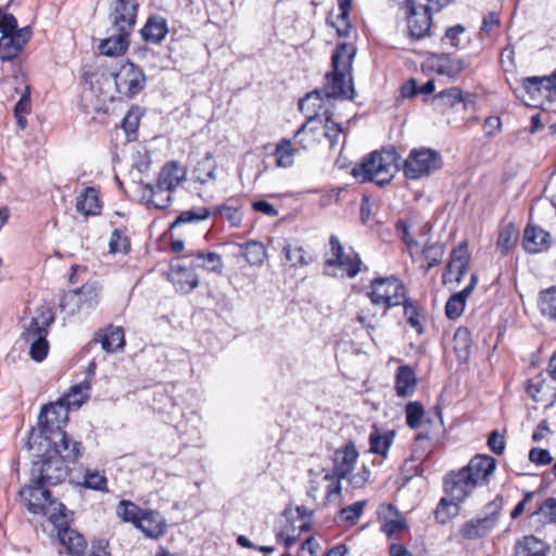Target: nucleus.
<instances>
[{"mask_svg":"<svg viewBox=\"0 0 556 556\" xmlns=\"http://www.w3.org/2000/svg\"><path fill=\"white\" fill-rule=\"evenodd\" d=\"M445 253V245L440 242H427L422 248L421 255L427 260L425 265V273H428L431 268L439 265L442 262Z\"/></svg>","mask_w":556,"mask_h":556,"instance_id":"nucleus-46","label":"nucleus"},{"mask_svg":"<svg viewBox=\"0 0 556 556\" xmlns=\"http://www.w3.org/2000/svg\"><path fill=\"white\" fill-rule=\"evenodd\" d=\"M369 288L367 296L371 304L383 306L384 313L393 306L401 305L405 296V286L395 276L375 278Z\"/></svg>","mask_w":556,"mask_h":556,"instance_id":"nucleus-6","label":"nucleus"},{"mask_svg":"<svg viewBox=\"0 0 556 556\" xmlns=\"http://www.w3.org/2000/svg\"><path fill=\"white\" fill-rule=\"evenodd\" d=\"M110 252L115 253H128L130 250V241L125 232L121 229H114L111 233L109 242Z\"/></svg>","mask_w":556,"mask_h":556,"instance_id":"nucleus-54","label":"nucleus"},{"mask_svg":"<svg viewBox=\"0 0 556 556\" xmlns=\"http://www.w3.org/2000/svg\"><path fill=\"white\" fill-rule=\"evenodd\" d=\"M352 0H338L340 13L336 16V21L332 16L327 17V24L334 27L339 37H346L350 34L351 22H350V10Z\"/></svg>","mask_w":556,"mask_h":556,"instance_id":"nucleus-35","label":"nucleus"},{"mask_svg":"<svg viewBox=\"0 0 556 556\" xmlns=\"http://www.w3.org/2000/svg\"><path fill=\"white\" fill-rule=\"evenodd\" d=\"M462 502L448 497L447 495L440 498L433 515L440 525H446L450 520L458 516Z\"/></svg>","mask_w":556,"mask_h":556,"instance_id":"nucleus-36","label":"nucleus"},{"mask_svg":"<svg viewBox=\"0 0 556 556\" xmlns=\"http://www.w3.org/2000/svg\"><path fill=\"white\" fill-rule=\"evenodd\" d=\"M282 252L292 267H304L313 262V257L306 253L303 247L286 244Z\"/></svg>","mask_w":556,"mask_h":556,"instance_id":"nucleus-49","label":"nucleus"},{"mask_svg":"<svg viewBox=\"0 0 556 556\" xmlns=\"http://www.w3.org/2000/svg\"><path fill=\"white\" fill-rule=\"evenodd\" d=\"M76 210L85 216L99 215L101 211L100 199L97 189L87 187L77 197Z\"/></svg>","mask_w":556,"mask_h":556,"instance_id":"nucleus-32","label":"nucleus"},{"mask_svg":"<svg viewBox=\"0 0 556 556\" xmlns=\"http://www.w3.org/2000/svg\"><path fill=\"white\" fill-rule=\"evenodd\" d=\"M432 66L440 75H446L450 78H457L468 64L458 58L448 53H440L432 56Z\"/></svg>","mask_w":556,"mask_h":556,"instance_id":"nucleus-28","label":"nucleus"},{"mask_svg":"<svg viewBox=\"0 0 556 556\" xmlns=\"http://www.w3.org/2000/svg\"><path fill=\"white\" fill-rule=\"evenodd\" d=\"M121 126L125 130L126 141H135L137 139L139 115L132 111H129L123 118Z\"/></svg>","mask_w":556,"mask_h":556,"instance_id":"nucleus-57","label":"nucleus"},{"mask_svg":"<svg viewBox=\"0 0 556 556\" xmlns=\"http://www.w3.org/2000/svg\"><path fill=\"white\" fill-rule=\"evenodd\" d=\"M40 440L39 444H45L47 446L46 451L56 459H62V463L67 467L70 464H76L85 452L83 443L75 440L66 431H55L52 435Z\"/></svg>","mask_w":556,"mask_h":556,"instance_id":"nucleus-8","label":"nucleus"},{"mask_svg":"<svg viewBox=\"0 0 556 556\" xmlns=\"http://www.w3.org/2000/svg\"><path fill=\"white\" fill-rule=\"evenodd\" d=\"M477 485L470 475L459 470H451L443 478V491L445 495L464 503L473 492Z\"/></svg>","mask_w":556,"mask_h":556,"instance_id":"nucleus-17","label":"nucleus"},{"mask_svg":"<svg viewBox=\"0 0 556 556\" xmlns=\"http://www.w3.org/2000/svg\"><path fill=\"white\" fill-rule=\"evenodd\" d=\"M454 349L456 353L468 354L471 346V337L467 328L459 327L454 333Z\"/></svg>","mask_w":556,"mask_h":556,"instance_id":"nucleus-60","label":"nucleus"},{"mask_svg":"<svg viewBox=\"0 0 556 556\" xmlns=\"http://www.w3.org/2000/svg\"><path fill=\"white\" fill-rule=\"evenodd\" d=\"M329 253L331 257L325 260L326 267H339L349 278H354L361 273L363 262L359 254L353 248L344 252V247L334 233L329 237Z\"/></svg>","mask_w":556,"mask_h":556,"instance_id":"nucleus-10","label":"nucleus"},{"mask_svg":"<svg viewBox=\"0 0 556 556\" xmlns=\"http://www.w3.org/2000/svg\"><path fill=\"white\" fill-rule=\"evenodd\" d=\"M378 519L381 522V531L389 538L406 527L405 520L394 504L381 505L378 511Z\"/></svg>","mask_w":556,"mask_h":556,"instance_id":"nucleus-27","label":"nucleus"},{"mask_svg":"<svg viewBox=\"0 0 556 556\" xmlns=\"http://www.w3.org/2000/svg\"><path fill=\"white\" fill-rule=\"evenodd\" d=\"M353 468L345 465L339 459V454H336V457L333 459V470L332 473L325 475V480H341L345 479L351 472Z\"/></svg>","mask_w":556,"mask_h":556,"instance_id":"nucleus-62","label":"nucleus"},{"mask_svg":"<svg viewBox=\"0 0 556 556\" xmlns=\"http://www.w3.org/2000/svg\"><path fill=\"white\" fill-rule=\"evenodd\" d=\"M394 431H386L383 434L376 428L369 435V450L374 454L387 457L390 446L393 443Z\"/></svg>","mask_w":556,"mask_h":556,"instance_id":"nucleus-42","label":"nucleus"},{"mask_svg":"<svg viewBox=\"0 0 556 556\" xmlns=\"http://www.w3.org/2000/svg\"><path fill=\"white\" fill-rule=\"evenodd\" d=\"M54 321L53 311L42 305L23 324L22 338L26 343H29V356L37 363L42 362L48 356L50 345L47 337Z\"/></svg>","mask_w":556,"mask_h":556,"instance_id":"nucleus-5","label":"nucleus"},{"mask_svg":"<svg viewBox=\"0 0 556 556\" xmlns=\"http://www.w3.org/2000/svg\"><path fill=\"white\" fill-rule=\"evenodd\" d=\"M548 546L533 535H528L519 541L514 556H547Z\"/></svg>","mask_w":556,"mask_h":556,"instance_id":"nucleus-38","label":"nucleus"},{"mask_svg":"<svg viewBox=\"0 0 556 556\" xmlns=\"http://www.w3.org/2000/svg\"><path fill=\"white\" fill-rule=\"evenodd\" d=\"M401 305H403L404 315L408 325L421 334L424 332V327L419 319L418 305L412 299H406L405 296L402 299Z\"/></svg>","mask_w":556,"mask_h":556,"instance_id":"nucleus-51","label":"nucleus"},{"mask_svg":"<svg viewBox=\"0 0 556 556\" xmlns=\"http://www.w3.org/2000/svg\"><path fill=\"white\" fill-rule=\"evenodd\" d=\"M100 287L97 282H86L80 288L74 289L65 293L61 301L63 309L68 308L71 314H75L80 309H90L99 302Z\"/></svg>","mask_w":556,"mask_h":556,"instance_id":"nucleus-13","label":"nucleus"},{"mask_svg":"<svg viewBox=\"0 0 556 556\" xmlns=\"http://www.w3.org/2000/svg\"><path fill=\"white\" fill-rule=\"evenodd\" d=\"M114 83L121 94L132 99L146 88L147 76L139 65L125 61L114 74Z\"/></svg>","mask_w":556,"mask_h":556,"instance_id":"nucleus-11","label":"nucleus"},{"mask_svg":"<svg viewBox=\"0 0 556 556\" xmlns=\"http://www.w3.org/2000/svg\"><path fill=\"white\" fill-rule=\"evenodd\" d=\"M30 39L29 27L20 28V31L12 36H1L0 59L2 62L13 61Z\"/></svg>","mask_w":556,"mask_h":556,"instance_id":"nucleus-22","label":"nucleus"},{"mask_svg":"<svg viewBox=\"0 0 556 556\" xmlns=\"http://www.w3.org/2000/svg\"><path fill=\"white\" fill-rule=\"evenodd\" d=\"M321 129L324 130V123L319 124L317 121L313 124H309L305 135L295 137L301 148L303 150H308L317 141L316 137L320 134Z\"/></svg>","mask_w":556,"mask_h":556,"instance_id":"nucleus-56","label":"nucleus"},{"mask_svg":"<svg viewBox=\"0 0 556 556\" xmlns=\"http://www.w3.org/2000/svg\"><path fill=\"white\" fill-rule=\"evenodd\" d=\"M406 425L412 429L420 427L421 421L425 417L424 405L418 402H409L405 407Z\"/></svg>","mask_w":556,"mask_h":556,"instance_id":"nucleus-53","label":"nucleus"},{"mask_svg":"<svg viewBox=\"0 0 556 556\" xmlns=\"http://www.w3.org/2000/svg\"><path fill=\"white\" fill-rule=\"evenodd\" d=\"M59 540L61 544L66 547L70 556H79L87 545L85 538L77 531L70 528L59 531Z\"/></svg>","mask_w":556,"mask_h":556,"instance_id":"nucleus-39","label":"nucleus"},{"mask_svg":"<svg viewBox=\"0 0 556 556\" xmlns=\"http://www.w3.org/2000/svg\"><path fill=\"white\" fill-rule=\"evenodd\" d=\"M488 447L495 455H502L506 447L504 434H501L497 430H493L488 438Z\"/></svg>","mask_w":556,"mask_h":556,"instance_id":"nucleus-63","label":"nucleus"},{"mask_svg":"<svg viewBox=\"0 0 556 556\" xmlns=\"http://www.w3.org/2000/svg\"><path fill=\"white\" fill-rule=\"evenodd\" d=\"M83 389H90V383L84 381L73 386L67 395L60 397L54 403L43 405L38 416V428L31 430L29 441L36 443L37 439L50 437L55 431H64V427L68 422L71 406H80L81 404V401H71V396L77 395Z\"/></svg>","mask_w":556,"mask_h":556,"instance_id":"nucleus-3","label":"nucleus"},{"mask_svg":"<svg viewBox=\"0 0 556 556\" xmlns=\"http://www.w3.org/2000/svg\"><path fill=\"white\" fill-rule=\"evenodd\" d=\"M443 160L441 154L430 148L413 149L403 165L404 176L416 180L441 169Z\"/></svg>","mask_w":556,"mask_h":556,"instance_id":"nucleus-7","label":"nucleus"},{"mask_svg":"<svg viewBox=\"0 0 556 556\" xmlns=\"http://www.w3.org/2000/svg\"><path fill=\"white\" fill-rule=\"evenodd\" d=\"M532 515H543L549 522H556V498L547 497Z\"/></svg>","mask_w":556,"mask_h":556,"instance_id":"nucleus-61","label":"nucleus"},{"mask_svg":"<svg viewBox=\"0 0 556 556\" xmlns=\"http://www.w3.org/2000/svg\"><path fill=\"white\" fill-rule=\"evenodd\" d=\"M193 269L180 264L170 266L167 277L177 292L188 294L199 286V278Z\"/></svg>","mask_w":556,"mask_h":556,"instance_id":"nucleus-23","label":"nucleus"},{"mask_svg":"<svg viewBox=\"0 0 556 556\" xmlns=\"http://www.w3.org/2000/svg\"><path fill=\"white\" fill-rule=\"evenodd\" d=\"M99 342L102 349L108 353H114L122 350L125 345V333L122 327L110 326L100 334Z\"/></svg>","mask_w":556,"mask_h":556,"instance_id":"nucleus-37","label":"nucleus"},{"mask_svg":"<svg viewBox=\"0 0 556 556\" xmlns=\"http://www.w3.org/2000/svg\"><path fill=\"white\" fill-rule=\"evenodd\" d=\"M326 99L321 89H315L300 100L299 110L306 115V122L295 131L294 137L305 135L309 124L317 121L323 124L324 111L328 109L324 103Z\"/></svg>","mask_w":556,"mask_h":556,"instance_id":"nucleus-15","label":"nucleus"},{"mask_svg":"<svg viewBox=\"0 0 556 556\" xmlns=\"http://www.w3.org/2000/svg\"><path fill=\"white\" fill-rule=\"evenodd\" d=\"M187 170L179 162L170 161L165 163L157 176L156 184H144L142 186V198H147V192L154 194V190H167L173 193L176 188L186 179Z\"/></svg>","mask_w":556,"mask_h":556,"instance_id":"nucleus-14","label":"nucleus"},{"mask_svg":"<svg viewBox=\"0 0 556 556\" xmlns=\"http://www.w3.org/2000/svg\"><path fill=\"white\" fill-rule=\"evenodd\" d=\"M503 507L504 497L497 494L493 501L485 505V515L483 517L470 519L460 527V536L465 540H477L488 535L496 526Z\"/></svg>","mask_w":556,"mask_h":556,"instance_id":"nucleus-9","label":"nucleus"},{"mask_svg":"<svg viewBox=\"0 0 556 556\" xmlns=\"http://www.w3.org/2000/svg\"><path fill=\"white\" fill-rule=\"evenodd\" d=\"M138 3L136 0H114L110 21L116 31L130 35L137 18Z\"/></svg>","mask_w":556,"mask_h":556,"instance_id":"nucleus-18","label":"nucleus"},{"mask_svg":"<svg viewBox=\"0 0 556 556\" xmlns=\"http://www.w3.org/2000/svg\"><path fill=\"white\" fill-rule=\"evenodd\" d=\"M417 378L414 369L408 365H401L395 372L394 390L397 396L407 397L414 394Z\"/></svg>","mask_w":556,"mask_h":556,"instance_id":"nucleus-30","label":"nucleus"},{"mask_svg":"<svg viewBox=\"0 0 556 556\" xmlns=\"http://www.w3.org/2000/svg\"><path fill=\"white\" fill-rule=\"evenodd\" d=\"M517 238L516 228L513 224H507L498 233L497 248L501 250L503 255H507Z\"/></svg>","mask_w":556,"mask_h":556,"instance_id":"nucleus-52","label":"nucleus"},{"mask_svg":"<svg viewBox=\"0 0 556 556\" xmlns=\"http://www.w3.org/2000/svg\"><path fill=\"white\" fill-rule=\"evenodd\" d=\"M432 437L429 432H419L416 434L414 443L412 445V459L413 460H425L432 450Z\"/></svg>","mask_w":556,"mask_h":556,"instance_id":"nucleus-44","label":"nucleus"},{"mask_svg":"<svg viewBox=\"0 0 556 556\" xmlns=\"http://www.w3.org/2000/svg\"><path fill=\"white\" fill-rule=\"evenodd\" d=\"M182 257L190 258V266L192 268H203L218 275L223 273L224 263L222 256L216 252L202 250L190 251Z\"/></svg>","mask_w":556,"mask_h":556,"instance_id":"nucleus-26","label":"nucleus"},{"mask_svg":"<svg viewBox=\"0 0 556 556\" xmlns=\"http://www.w3.org/2000/svg\"><path fill=\"white\" fill-rule=\"evenodd\" d=\"M522 245L528 253H542L551 247V235L542 227L529 223L523 231Z\"/></svg>","mask_w":556,"mask_h":556,"instance_id":"nucleus-25","label":"nucleus"},{"mask_svg":"<svg viewBox=\"0 0 556 556\" xmlns=\"http://www.w3.org/2000/svg\"><path fill=\"white\" fill-rule=\"evenodd\" d=\"M146 200L148 207H154L157 210H165L172 203V193L167 192V190H154V194L152 195L151 192H147V198H143Z\"/></svg>","mask_w":556,"mask_h":556,"instance_id":"nucleus-55","label":"nucleus"},{"mask_svg":"<svg viewBox=\"0 0 556 556\" xmlns=\"http://www.w3.org/2000/svg\"><path fill=\"white\" fill-rule=\"evenodd\" d=\"M129 47V35L116 31L112 36L101 40L99 49L103 55L117 56L124 54Z\"/></svg>","mask_w":556,"mask_h":556,"instance_id":"nucleus-34","label":"nucleus"},{"mask_svg":"<svg viewBox=\"0 0 556 556\" xmlns=\"http://www.w3.org/2000/svg\"><path fill=\"white\" fill-rule=\"evenodd\" d=\"M407 36L410 40H421L430 36L432 13L428 5H410L406 9Z\"/></svg>","mask_w":556,"mask_h":556,"instance_id":"nucleus-16","label":"nucleus"},{"mask_svg":"<svg viewBox=\"0 0 556 556\" xmlns=\"http://www.w3.org/2000/svg\"><path fill=\"white\" fill-rule=\"evenodd\" d=\"M547 76H531L522 78L521 86L516 89V94L527 105H543V99L554 102V93Z\"/></svg>","mask_w":556,"mask_h":556,"instance_id":"nucleus-12","label":"nucleus"},{"mask_svg":"<svg viewBox=\"0 0 556 556\" xmlns=\"http://www.w3.org/2000/svg\"><path fill=\"white\" fill-rule=\"evenodd\" d=\"M365 505H366V501L355 502L352 505L343 507L339 511V515H340L341 519H343L344 521L350 522L351 525H354L357 522V520L362 516Z\"/></svg>","mask_w":556,"mask_h":556,"instance_id":"nucleus-58","label":"nucleus"},{"mask_svg":"<svg viewBox=\"0 0 556 556\" xmlns=\"http://www.w3.org/2000/svg\"><path fill=\"white\" fill-rule=\"evenodd\" d=\"M70 473V468L56 459L48 451L33 462L28 484L20 495L31 514H42L52 520L65 516L66 507L53 498L50 488L63 482Z\"/></svg>","mask_w":556,"mask_h":556,"instance_id":"nucleus-1","label":"nucleus"},{"mask_svg":"<svg viewBox=\"0 0 556 556\" xmlns=\"http://www.w3.org/2000/svg\"><path fill=\"white\" fill-rule=\"evenodd\" d=\"M356 48L346 42L339 43L331 55L332 71L325 76V84L321 90L329 99L353 100L355 90L352 79V63Z\"/></svg>","mask_w":556,"mask_h":556,"instance_id":"nucleus-2","label":"nucleus"},{"mask_svg":"<svg viewBox=\"0 0 556 556\" xmlns=\"http://www.w3.org/2000/svg\"><path fill=\"white\" fill-rule=\"evenodd\" d=\"M233 202H237L233 199L227 200V205L224 207V217L229 223L231 227L238 228L240 227L242 219H243V213L241 211L240 205L232 204Z\"/></svg>","mask_w":556,"mask_h":556,"instance_id":"nucleus-59","label":"nucleus"},{"mask_svg":"<svg viewBox=\"0 0 556 556\" xmlns=\"http://www.w3.org/2000/svg\"><path fill=\"white\" fill-rule=\"evenodd\" d=\"M400 155L394 147L374 151L352 168V175L359 182L372 181L378 186L389 184L399 170Z\"/></svg>","mask_w":556,"mask_h":556,"instance_id":"nucleus-4","label":"nucleus"},{"mask_svg":"<svg viewBox=\"0 0 556 556\" xmlns=\"http://www.w3.org/2000/svg\"><path fill=\"white\" fill-rule=\"evenodd\" d=\"M168 33L167 22L163 16L152 15L148 18L140 34L144 41L161 43Z\"/></svg>","mask_w":556,"mask_h":556,"instance_id":"nucleus-31","label":"nucleus"},{"mask_svg":"<svg viewBox=\"0 0 556 556\" xmlns=\"http://www.w3.org/2000/svg\"><path fill=\"white\" fill-rule=\"evenodd\" d=\"M216 162L211 153H206L202 160L198 162L193 169L194 180L200 184H205L210 180H215Z\"/></svg>","mask_w":556,"mask_h":556,"instance_id":"nucleus-43","label":"nucleus"},{"mask_svg":"<svg viewBox=\"0 0 556 556\" xmlns=\"http://www.w3.org/2000/svg\"><path fill=\"white\" fill-rule=\"evenodd\" d=\"M144 508H141L136 503L122 500L117 504L115 513L123 522L130 523L136 528L137 525H140L139 518Z\"/></svg>","mask_w":556,"mask_h":556,"instance_id":"nucleus-41","label":"nucleus"},{"mask_svg":"<svg viewBox=\"0 0 556 556\" xmlns=\"http://www.w3.org/2000/svg\"><path fill=\"white\" fill-rule=\"evenodd\" d=\"M296 151L298 150L292 147L291 140L286 138L281 139L274 151L276 165L278 167H291Z\"/></svg>","mask_w":556,"mask_h":556,"instance_id":"nucleus-47","label":"nucleus"},{"mask_svg":"<svg viewBox=\"0 0 556 556\" xmlns=\"http://www.w3.org/2000/svg\"><path fill=\"white\" fill-rule=\"evenodd\" d=\"M396 230L401 233V239L405 243V245L408 248L410 256H413L412 250L414 248H418V242L412 237L409 231V225L400 219L396 225Z\"/></svg>","mask_w":556,"mask_h":556,"instance_id":"nucleus-64","label":"nucleus"},{"mask_svg":"<svg viewBox=\"0 0 556 556\" xmlns=\"http://www.w3.org/2000/svg\"><path fill=\"white\" fill-rule=\"evenodd\" d=\"M477 282V275L472 274L469 285L448 298L445 304V314L448 319H457L464 313L466 301L476 288Z\"/></svg>","mask_w":556,"mask_h":556,"instance_id":"nucleus-29","label":"nucleus"},{"mask_svg":"<svg viewBox=\"0 0 556 556\" xmlns=\"http://www.w3.org/2000/svg\"><path fill=\"white\" fill-rule=\"evenodd\" d=\"M80 485L85 489L108 492V479L103 471L86 469Z\"/></svg>","mask_w":556,"mask_h":556,"instance_id":"nucleus-50","label":"nucleus"},{"mask_svg":"<svg viewBox=\"0 0 556 556\" xmlns=\"http://www.w3.org/2000/svg\"><path fill=\"white\" fill-rule=\"evenodd\" d=\"M139 520L140 525H137L136 529L148 539L157 540L166 532V519L159 510L146 508Z\"/></svg>","mask_w":556,"mask_h":556,"instance_id":"nucleus-21","label":"nucleus"},{"mask_svg":"<svg viewBox=\"0 0 556 556\" xmlns=\"http://www.w3.org/2000/svg\"><path fill=\"white\" fill-rule=\"evenodd\" d=\"M241 255L251 266H261L266 258L265 245L256 240L238 244Z\"/></svg>","mask_w":556,"mask_h":556,"instance_id":"nucleus-40","label":"nucleus"},{"mask_svg":"<svg viewBox=\"0 0 556 556\" xmlns=\"http://www.w3.org/2000/svg\"><path fill=\"white\" fill-rule=\"evenodd\" d=\"M470 254L466 241L460 242L451 252L446 270L443 274L444 282L455 281L459 283L469 266Z\"/></svg>","mask_w":556,"mask_h":556,"instance_id":"nucleus-20","label":"nucleus"},{"mask_svg":"<svg viewBox=\"0 0 556 556\" xmlns=\"http://www.w3.org/2000/svg\"><path fill=\"white\" fill-rule=\"evenodd\" d=\"M539 308L544 317L556 320V286L540 292Z\"/></svg>","mask_w":556,"mask_h":556,"instance_id":"nucleus-45","label":"nucleus"},{"mask_svg":"<svg viewBox=\"0 0 556 556\" xmlns=\"http://www.w3.org/2000/svg\"><path fill=\"white\" fill-rule=\"evenodd\" d=\"M433 103L441 112L453 109L457 104H463V109L466 111L476 105L477 94L472 92H463L462 89L457 87H451L437 93L433 97Z\"/></svg>","mask_w":556,"mask_h":556,"instance_id":"nucleus-19","label":"nucleus"},{"mask_svg":"<svg viewBox=\"0 0 556 556\" xmlns=\"http://www.w3.org/2000/svg\"><path fill=\"white\" fill-rule=\"evenodd\" d=\"M211 217L210 207L200 206L181 212L170 224L169 229L178 227L182 224L199 223Z\"/></svg>","mask_w":556,"mask_h":556,"instance_id":"nucleus-48","label":"nucleus"},{"mask_svg":"<svg viewBox=\"0 0 556 556\" xmlns=\"http://www.w3.org/2000/svg\"><path fill=\"white\" fill-rule=\"evenodd\" d=\"M325 118L323 119L324 123V131L323 136L329 141V148L331 150H334L339 143L340 139L342 138V147L345 143V136H344V129L342 127V124L334 122L332 116L333 113L330 109H326L324 111Z\"/></svg>","mask_w":556,"mask_h":556,"instance_id":"nucleus-33","label":"nucleus"},{"mask_svg":"<svg viewBox=\"0 0 556 556\" xmlns=\"http://www.w3.org/2000/svg\"><path fill=\"white\" fill-rule=\"evenodd\" d=\"M496 468V460L489 455H476L462 469L473 479L476 485L486 482Z\"/></svg>","mask_w":556,"mask_h":556,"instance_id":"nucleus-24","label":"nucleus"}]
</instances>
